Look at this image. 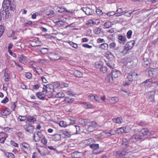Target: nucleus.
I'll return each mask as SVG.
<instances>
[{
	"label": "nucleus",
	"instance_id": "f257e3e1",
	"mask_svg": "<svg viewBox=\"0 0 158 158\" xmlns=\"http://www.w3.org/2000/svg\"><path fill=\"white\" fill-rule=\"evenodd\" d=\"M2 6L3 9H5L2 12V15L4 16L5 19H8L12 12H14L15 6L11 4L9 0H4Z\"/></svg>",
	"mask_w": 158,
	"mask_h": 158
},
{
	"label": "nucleus",
	"instance_id": "f03ea898",
	"mask_svg": "<svg viewBox=\"0 0 158 158\" xmlns=\"http://www.w3.org/2000/svg\"><path fill=\"white\" fill-rule=\"evenodd\" d=\"M115 155L117 158H132L133 157L131 152L126 149H123L117 151L115 153Z\"/></svg>",
	"mask_w": 158,
	"mask_h": 158
},
{
	"label": "nucleus",
	"instance_id": "7ed1b4c3",
	"mask_svg": "<svg viewBox=\"0 0 158 158\" xmlns=\"http://www.w3.org/2000/svg\"><path fill=\"white\" fill-rule=\"evenodd\" d=\"M43 92L44 94H51L54 91V86L52 84H47L44 85Z\"/></svg>",
	"mask_w": 158,
	"mask_h": 158
},
{
	"label": "nucleus",
	"instance_id": "20e7f679",
	"mask_svg": "<svg viewBox=\"0 0 158 158\" xmlns=\"http://www.w3.org/2000/svg\"><path fill=\"white\" fill-rule=\"evenodd\" d=\"M139 132L140 134L141 135V136L143 137V140H144L148 136L153 135L155 133L154 131H149L147 128H143L140 131H139Z\"/></svg>",
	"mask_w": 158,
	"mask_h": 158
},
{
	"label": "nucleus",
	"instance_id": "39448f33",
	"mask_svg": "<svg viewBox=\"0 0 158 158\" xmlns=\"http://www.w3.org/2000/svg\"><path fill=\"white\" fill-rule=\"evenodd\" d=\"M146 72L148 73L149 77L156 78L158 76V69H147Z\"/></svg>",
	"mask_w": 158,
	"mask_h": 158
},
{
	"label": "nucleus",
	"instance_id": "423d86ee",
	"mask_svg": "<svg viewBox=\"0 0 158 158\" xmlns=\"http://www.w3.org/2000/svg\"><path fill=\"white\" fill-rule=\"evenodd\" d=\"M135 42L134 40H131L128 42L125 45L123 51L127 53L129 51L131 50L133 48Z\"/></svg>",
	"mask_w": 158,
	"mask_h": 158
},
{
	"label": "nucleus",
	"instance_id": "0eeeda50",
	"mask_svg": "<svg viewBox=\"0 0 158 158\" xmlns=\"http://www.w3.org/2000/svg\"><path fill=\"white\" fill-rule=\"evenodd\" d=\"M143 137L139 133H136L134 135L131 136L129 139V140L133 142H136L139 140H143Z\"/></svg>",
	"mask_w": 158,
	"mask_h": 158
},
{
	"label": "nucleus",
	"instance_id": "6e6552de",
	"mask_svg": "<svg viewBox=\"0 0 158 158\" xmlns=\"http://www.w3.org/2000/svg\"><path fill=\"white\" fill-rule=\"evenodd\" d=\"M138 74L135 72H131L127 75V77L130 81H135L138 79Z\"/></svg>",
	"mask_w": 158,
	"mask_h": 158
},
{
	"label": "nucleus",
	"instance_id": "1a4fd4ad",
	"mask_svg": "<svg viewBox=\"0 0 158 158\" xmlns=\"http://www.w3.org/2000/svg\"><path fill=\"white\" fill-rule=\"evenodd\" d=\"M43 136L44 135L40 131L37 132L36 133L35 132L33 135V140L35 142L39 141Z\"/></svg>",
	"mask_w": 158,
	"mask_h": 158
},
{
	"label": "nucleus",
	"instance_id": "9d476101",
	"mask_svg": "<svg viewBox=\"0 0 158 158\" xmlns=\"http://www.w3.org/2000/svg\"><path fill=\"white\" fill-rule=\"evenodd\" d=\"M81 10L87 15H93L94 12L93 10L88 6L82 7L81 8Z\"/></svg>",
	"mask_w": 158,
	"mask_h": 158
},
{
	"label": "nucleus",
	"instance_id": "9b49d317",
	"mask_svg": "<svg viewBox=\"0 0 158 158\" xmlns=\"http://www.w3.org/2000/svg\"><path fill=\"white\" fill-rule=\"evenodd\" d=\"M151 60L150 59L144 58H143V65L144 67L151 68Z\"/></svg>",
	"mask_w": 158,
	"mask_h": 158
},
{
	"label": "nucleus",
	"instance_id": "f8f14e48",
	"mask_svg": "<svg viewBox=\"0 0 158 158\" xmlns=\"http://www.w3.org/2000/svg\"><path fill=\"white\" fill-rule=\"evenodd\" d=\"M118 42L121 44L124 45L126 42L127 40L125 35H118Z\"/></svg>",
	"mask_w": 158,
	"mask_h": 158
},
{
	"label": "nucleus",
	"instance_id": "ddd939ff",
	"mask_svg": "<svg viewBox=\"0 0 158 158\" xmlns=\"http://www.w3.org/2000/svg\"><path fill=\"white\" fill-rule=\"evenodd\" d=\"M20 146L24 152L25 153H27V152L30 149L29 145L24 142L21 143L20 144Z\"/></svg>",
	"mask_w": 158,
	"mask_h": 158
},
{
	"label": "nucleus",
	"instance_id": "4468645a",
	"mask_svg": "<svg viewBox=\"0 0 158 158\" xmlns=\"http://www.w3.org/2000/svg\"><path fill=\"white\" fill-rule=\"evenodd\" d=\"M49 57L51 60H58L59 59H63V57L59 56L58 54L55 53H51Z\"/></svg>",
	"mask_w": 158,
	"mask_h": 158
},
{
	"label": "nucleus",
	"instance_id": "2eb2a0df",
	"mask_svg": "<svg viewBox=\"0 0 158 158\" xmlns=\"http://www.w3.org/2000/svg\"><path fill=\"white\" fill-rule=\"evenodd\" d=\"M24 128L25 130L30 133H32L34 130L33 126L29 124L26 125L24 126Z\"/></svg>",
	"mask_w": 158,
	"mask_h": 158
},
{
	"label": "nucleus",
	"instance_id": "dca6fc26",
	"mask_svg": "<svg viewBox=\"0 0 158 158\" xmlns=\"http://www.w3.org/2000/svg\"><path fill=\"white\" fill-rule=\"evenodd\" d=\"M156 92L154 90H152L149 93V94L150 95L149 98V101L152 102H154V95Z\"/></svg>",
	"mask_w": 158,
	"mask_h": 158
},
{
	"label": "nucleus",
	"instance_id": "f3484780",
	"mask_svg": "<svg viewBox=\"0 0 158 158\" xmlns=\"http://www.w3.org/2000/svg\"><path fill=\"white\" fill-rule=\"evenodd\" d=\"M110 74L114 78L118 77L121 74L120 71L115 69L113 70Z\"/></svg>",
	"mask_w": 158,
	"mask_h": 158
},
{
	"label": "nucleus",
	"instance_id": "a211bd4d",
	"mask_svg": "<svg viewBox=\"0 0 158 158\" xmlns=\"http://www.w3.org/2000/svg\"><path fill=\"white\" fill-rule=\"evenodd\" d=\"M82 153L78 152H75L71 154V156L73 158H81Z\"/></svg>",
	"mask_w": 158,
	"mask_h": 158
},
{
	"label": "nucleus",
	"instance_id": "6ab92c4d",
	"mask_svg": "<svg viewBox=\"0 0 158 158\" xmlns=\"http://www.w3.org/2000/svg\"><path fill=\"white\" fill-rule=\"evenodd\" d=\"M27 121L30 123H34L36 121V119L35 118V116H31L28 115L27 116Z\"/></svg>",
	"mask_w": 158,
	"mask_h": 158
},
{
	"label": "nucleus",
	"instance_id": "aec40b11",
	"mask_svg": "<svg viewBox=\"0 0 158 158\" xmlns=\"http://www.w3.org/2000/svg\"><path fill=\"white\" fill-rule=\"evenodd\" d=\"M81 104L82 105L83 107L86 109L90 108L93 106L92 105L88 102H82Z\"/></svg>",
	"mask_w": 158,
	"mask_h": 158
},
{
	"label": "nucleus",
	"instance_id": "412c9836",
	"mask_svg": "<svg viewBox=\"0 0 158 158\" xmlns=\"http://www.w3.org/2000/svg\"><path fill=\"white\" fill-rule=\"evenodd\" d=\"M52 139L55 141L60 140L61 139V135L58 134H55L52 135Z\"/></svg>",
	"mask_w": 158,
	"mask_h": 158
},
{
	"label": "nucleus",
	"instance_id": "4be33fe9",
	"mask_svg": "<svg viewBox=\"0 0 158 158\" xmlns=\"http://www.w3.org/2000/svg\"><path fill=\"white\" fill-rule=\"evenodd\" d=\"M3 151L5 154V156L8 158H15V156L12 153L9 152L2 150Z\"/></svg>",
	"mask_w": 158,
	"mask_h": 158
},
{
	"label": "nucleus",
	"instance_id": "5701e85b",
	"mask_svg": "<svg viewBox=\"0 0 158 158\" xmlns=\"http://www.w3.org/2000/svg\"><path fill=\"white\" fill-rule=\"evenodd\" d=\"M109 47L111 49L118 50L119 48L118 47L116 48V44L114 42L110 43L109 45Z\"/></svg>",
	"mask_w": 158,
	"mask_h": 158
},
{
	"label": "nucleus",
	"instance_id": "b1692460",
	"mask_svg": "<svg viewBox=\"0 0 158 158\" xmlns=\"http://www.w3.org/2000/svg\"><path fill=\"white\" fill-rule=\"evenodd\" d=\"M155 82H152V78H150L149 79L146 80L144 82L142 83V84H144L148 86L151 85L152 84L154 83Z\"/></svg>",
	"mask_w": 158,
	"mask_h": 158
},
{
	"label": "nucleus",
	"instance_id": "393cba45",
	"mask_svg": "<svg viewBox=\"0 0 158 158\" xmlns=\"http://www.w3.org/2000/svg\"><path fill=\"white\" fill-rule=\"evenodd\" d=\"M35 95L38 98L42 100H44L46 99L41 92H37L36 93Z\"/></svg>",
	"mask_w": 158,
	"mask_h": 158
},
{
	"label": "nucleus",
	"instance_id": "a878e982",
	"mask_svg": "<svg viewBox=\"0 0 158 158\" xmlns=\"http://www.w3.org/2000/svg\"><path fill=\"white\" fill-rule=\"evenodd\" d=\"M61 133L64 135L65 138H69L71 136L70 133L65 130L61 131Z\"/></svg>",
	"mask_w": 158,
	"mask_h": 158
},
{
	"label": "nucleus",
	"instance_id": "bb28decb",
	"mask_svg": "<svg viewBox=\"0 0 158 158\" xmlns=\"http://www.w3.org/2000/svg\"><path fill=\"white\" fill-rule=\"evenodd\" d=\"M109 47L108 44L107 43H103L100 44L99 46V48H101L104 50H107Z\"/></svg>",
	"mask_w": 158,
	"mask_h": 158
},
{
	"label": "nucleus",
	"instance_id": "cd10ccee",
	"mask_svg": "<svg viewBox=\"0 0 158 158\" xmlns=\"http://www.w3.org/2000/svg\"><path fill=\"white\" fill-rule=\"evenodd\" d=\"M74 75L78 77H81L83 76V73L79 71L76 70L74 72Z\"/></svg>",
	"mask_w": 158,
	"mask_h": 158
},
{
	"label": "nucleus",
	"instance_id": "c85d7f7f",
	"mask_svg": "<svg viewBox=\"0 0 158 158\" xmlns=\"http://www.w3.org/2000/svg\"><path fill=\"white\" fill-rule=\"evenodd\" d=\"M116 12V16L117 17H118L122 15H123L124 12V11H123V10L121 8H119L117 10Z\"/></svg>",
	"mask_w": 158,
	"mask_h": 158
},
{
	"label": "nucleus",
	"instance_id": "c756f323",
	"mask_svg": "<svg viewBox=\"0 0 158 158\" xmlns=\"http://www.w3.org/2000/svg\"><path fill=\"white\" fill-rule=\"evenodd\" d=\"M10 113L9 109L7 108L5 110H3L1 112V114L2 115L4 116H7L9 115Z\"/></svg>",
	"mask_w": 158,
	"mask_h": 158
},
{
	"label": "nucleus",
	"instance_id": "7c9ffc66",
	"mask_svg": "<svg viewBox=\"0 0 158 158\" xmlns=\"http://www.w3.org/2000/svg\"><path fill=\"white\" fill-rule=\"evenodd\" d=\"M74 100V99L73 98H69L68 97H66L65 98L64 100V101L66 103H72L73 102Z\"/></svg>",
	"mask_w": 158,
	"mask_h": 158
},
{
	"label": "nucleus",
	"instance_id": "2f4dec72",
	"mask_svg": "<svg viewBox=\"0 0 158 158\" xmlns=\"http://www.w3.org/2000/svg\"><path fill=\"white\" fill-rule=\"evenodd\" d=\"M114 77H113L111 74H109L106 77V80L107 81L112 83L113 81V78Z\"/></svg>",
	"mask_w": 158,
	"mask_h": 158
},
{
	"label": "nucleus",
	"instance_id": "473e14b6",
	"mask_svg": "<svg viewBox=\"0 0 158 158\" xmlns=\"http://www.w3.org/2000/svg\"><path fill=\"white\" fill-rule=\"evenodd\" d=\"M99 145L98 144H92L89 145V147L92 149H93L94 150H95L99 148Z\"/></svg>",
	"mask_w": 158,
	"mask_h": 158
},
{
	"label": "nucleus",
	"instance_id": "72a5a7b5",
	"mask_svg": "<svg viewBox=\"0 0 158 158\" xmlns=\"http://www.w3.org/2000/svg\"><path fill=\"white\" fill-rule=\"evenodd\" d=\"M15 34V31L10 30L7 32V35L8 37H10L13 36Z\"/></svg>",
	"mask_w": 158,
	"mask_h": 158
},
{
	"label": "nucleus",
	"instance_id": "f704fd0d",
	"mask_svg": "<svg viewBox=\"0 0 158 158\" xmlns=\"http://www.w3.org/2000/svg\"><path fill=\"white\" fill-rule=\"evenodd\" d=\"M96 12L97 14L99 16L103 15L105 16V13H103L102 11L99 9H97L96 10Z\"/></svg>",
	"mask_w": 158,
	"mask_h": 158
},
{
	"label": "nucleus",
	"instance_id": "c9c22d12",
	"mask_svg": "<svg viewBox=\"0 0 158 158\" xmlns=\"http://www.w3.org/2000/svg\"><path fill=\"white\" fill-rule=\"evenodd\" d=\"M102 30V29L101 28H96L94 30V32L95 34L98 35L101 33Z\"/></svg>",
	"mask_w": 158,
	"mask_h": 158
},
{
	"label": "nucleus",
	"instance_id": "e433bc0d",
	"mask_svg": "<svg viewBox=\"0 0 158 158\" xmlns=\"http://www.w3.org/2000/svg\"><path fill=\"white\" fill-rule=\"evenodd\" d=\"M113 120L114 123L119 124L122 123V119L121 118H114Z\"/></svg>",
	"mask_w": 158,
	"mask_h": 158
},
{
	"label": "nucleus",
	"instance_id": "4c0bfd02",
	"mask_svg": "<svg viewBox=\"0 0 158 158\" xmlns=\"http://www.w3.org/2000/svg\"><path fill=\"white\" fill-rule=\"evenodd\" d=\"M117 133L119 134H122L124 133H125V131L123 128L121 127L118 128L116 130Z\"/></svg>",
	"mask_w": 158,
	"mask_h": 158
},
{
	"label": "nucleus",
	"instance_id": "58836bf2",
	"mask_svg": "<svg viewBox=\"0 0 158 158\" xmlns=\"http://www.w3.org/2000/svg\"><path fill=\"white\" fill-rule=\"evenodd\" d=\"M105 63L107 66H108L110 69H113L114 67V64L112 63L111 61H109L107 62L106 61H105Z\"/></svg>",
	"mask_w": 158,
	"mask_h": 158
},
{
	"label": "nucleus",
	"instance_id": "ea45409f",
	"mask_svg": "<svg viewBox=\"0 0 158 158\" xmlns=\"http://www.w3.org/2000/svg\"><path fill=\"white\" fill-rule=\"evenodd\" d=\"M105 56L109 59H110V58H112L114 57V55L110 52H108L107 53H106Z\"/></svg>",
	"mask_w": 158,
	"mask_h": 158
},
{
	"label": "nucleus",
	"instance_id": "a19ab883",
	"mask_svg": "<svg viewBox=\"0 0 158 158\" xmlns=\"http://www.w3.org/2000/svg\"><path fill=\"white\" fill-rule=\"evenodd\" d=\"M102 64L101 62H98L95 63V67L97 69H100L102 67Z\"/></svg>",
	"mask_w": 158,
	"mask_h": 158
},
{
	"label": "nucleus",
	"instance_id": "79ce46f5",
	"mask_svg": "<svg viewBox=\"0 0 158 158\" xmlns=\"http://www.w3.org/2000/svg\"><path fill=\"white\" fill-rule=\"evenodd\" d=\"M94 140L93 139L89 138L85 140V143L87 144H89L91 143L94 142Z\"/></svg>",
	"mask_w": 158,
	"mask_h": 158
},
{
	"label": "nucleus",
	"instance_id": "37998d69",
	"mask_svg": "<svg viewBox=\"0 0 158 158\" xmlns=\"http://www.w3.org/2000/svg\"><path fill=\"white\" fill-rule=\"evenodd\" d=\"M69 44L72 47L75 48L77 49L78 48V46L77 44L75 43H74L72 41H69Z\"/></svg>",
	"mask_w": 158,
	"mask_h": 158
},
{
	"label": "nucleus",
	"instance_id": "c03bdc74",
	"mask_svg": "<svg viewBox=\"0 0 158 158\" xmlns=\"http://www.w3.org/2000/svg\"><path fill=\"white\" fill-rule=\"evenodd\" d=\"M64 96V94L62 92H59L56 95V97L57 98H62Z\"/></svg>",
	"mask_w": 158,
	"mask_h": 158
},
{
	"label": "nucleus",
	"instance_id": "a18cd8bd",
	"mask_svg": "<svg viewBox=\"0 0 158 158\" xmlns=\"http://www.w3.org/2000/svg\"><path fill=\"white\" fill-rule=\"evenodd\" d=\"M59 124L60 126L62 127H67L66 123L63 121H60Z\"/></svg>",
	"mask_w": 158,
	"mask_h": 158
},
{
	"label": "nucleus",
	"instance_id": "49530a36",
	"mask_svg": "<svg viewBox=\"0 0 158 158\" xmlns=\"http://www.w3.org/2000/svg\"><path fill=\"white\" fill-rule=\"evenodd\" d=\"M25 76L26 78L28 79H30L31 78L32 74L30 72H27L25 73Z\"/></svg>",
	"mask_w": 158,
	"mask_h": 158
},
{
	"label": "nucleus",
	"instance_id": "de8ad7c7",
	"mask_svg": "<svg viewBox=\"0 0 158 158\" xmlns=\"http://www.w3.org/2000/svg\"><path fill=\"white\" fill-rule=\"evenodd\" d=\"M25 57L23 55H20L19 57V61L21 63H23L25 61Z\"/></svg>",
	"mask_w": 158,
	"mask_h": 158
},
{
	"label": "nucleus",
	"instance_id": "09e8293b",
	"mask_svg": "<svg viewBox=\"0 0 158 158\" xmlns=\"http://www.w3.org/2000/svg\"><path fill=\"white\" fill-rule=\"evenodd\" d=\"M4 31V27L2 25H0V37L3 34Z\"/></svg>",
	"mask_w": 158,
	"mask_h": 158
},
{
	"label": "nucleus",
	"instance_id": "8fccbe9b",
	"mask_svg": "<svg viewBox=\"0 0 158 158\" xmlns=\"http://www.w3.org/2000/svg\"><path fill=\"white\" fill-rule=\"evenodd\" d=\"M116 14V12L114 11H110L106 14L105 13V15H107V16L110 17Z\"/></svg>",
	"mask_w": 158,
	"mask_h": 158
},
{
	"label": "nucleus",
	"instance_id": "3c124183",
	"mask_svg": "<svg viewBox=\"0 0 158 158\" xmlns=\"http://www.w3.org/2000/svg\"><path fill=\"white\" fill-rule=\"evenodd\" d=\"M18 119H19L20 121L21 122L24 121L26 119H27V116L26 117V116L20 115Z\"/></svg>",
	"mask_w": 158,
	"mask_h": 158
},
{
	"label": "nucleus",
	"instance_id": "603ef678",
	"mask_svg": "<svg viewBox=\"0 0 158 158\" xmlns=\"http://www.w3.org/2000/svg\"><path fill=\"white\" fill-rule=\"evenodd\" d=\"M118 98L116 97H112L110 100L111 102L113 103H115L118 101Z\"/></svg>",
	"mask_w": 158,
	"mask_h": 158
},
{
	"label": "nucleus",
	"instance_id": "864d4df0",
	"mask_svg": "<svg viewBox=\"0 0 158 158\" xmlns=\"http://www.w3.org/2000/svg\"><path fill=\"white\" fill-rule=\"evenodd\" d=\"M41 141L44 145H45L47 143V140L44 136L42 138Z\"/></svg>",
	"mask_w": 158,
	"mask_h": 158
},
{
	"label": "nucleus",
	"instance_id": "5fc2aeb1",
	"mask_svg": "<svg viewBox=\"0 0 158 158\" xmlns=\"http://www.w3.org/2000/svg\"><path fill=\"white\" fill-rule=\"evenodd\" d=\"M100 71H102L103 73H106L107 71V67L106 66L103 67L102 66V67L100 69Z\"/></svg>",
	"mask_w": 158,
	"mask_h": 158
},
{
	"label": "nucleus",
	"instance_id": "6e6d98bb",
	"mask_svg": "<svg viewBox=\"0 0 158 158\" xmlns=\"http://www.w3.org/2000/svg\"><path fill=\"white\" fill-rule=\"evenodd\" d=\"M129 142L126 139H123L122 145L127 146L128 145Z\"/></svg>",
	"mask_w": 158,
	"mask_h": 158
},
{
	"label": "nucleus",
	"instance_id": "4d7b16f0",
	"mask_svg": "<svg viewBox=\"0 0 158 158\" xmlns=\"http://www.w3.org/2000/svg\"><path fill=\"white\" fill-rule=\"evenodd\" d=\"M134 11H133L131 12H128L124 11V12L123 13V14L124 15H125L127 16V17H130L131 15L133 14V12Z\"/></svg>",
	"mask_w": 158,
	"mask_h": 158
},
{
	"label": "nucleus",
	"instance_id": "13d9d810",
	"mask_svg": "<svg viewBox=\"0 0 158 158\" xmlns=\"http://www.w3.org/2000/svg\"><path fill=\"white\" fill-rule=\"evenodd\" d=\"M104 26L106 28H109L111 27L110 23L109 22H106Z\"/></svg>",
	"mask_w": 158,
	"mask_h": 158
},
{
	"label": "nucleus",
	"instance_id": "bf43d9fd",
	"mask_svg": "<svg viewBox=\"0 0 158 158\" xmlns=\"http://www.w3.org/2000/svg\"><path fill=\"white\" fill-rule=\"evenodd\" d=\"M52 85L54 86V89L57 88L58 87L60 86V84L58 82H56L53 83Z\"/></svg>",
	"mask_w": 158,
	"mask_h": 158
},
{
	"label": "nucleus",
	"instance_id": "052dcab7",
	"mask_svg": "<svg viewBox=\"0 0 158 158\" xmlns=\"http://www.w3.org/2000/svg\"><path fill=\"white\" fill-rule=\"evenodd\" d=\"M138 124L142 127H143L147 125V123L145 121H141L138 123Z\"/></svg>",
	"mask_w": 158,
	"mask_h": 158
},
{
	"label": "nucleus",
	"instance_id": "680f3d73",
	"mask_svg": "<svg viewBox=\"0 0 158 158\" xmlns=\"http://www.w3.org/2000/svg\"><path fill=\"white\" fill-rule=\"evenodd\" d=\"M68 86V85L66 83H63L60 84V87L61 88H63L64 87H67Z\"/></svg>",
	"mask_w": 158,
	"mask_h": 158
},
{
	"label": "nucleus",
	"instance_id": "e2e57ef3",
	"mask_svg": "<svg viewBox=\"0 0 158 158\" xmlns=\"http://www.w3.org/2000/svg\"><path fill=\"white\" fill-rule=\"evenodd\" d=\"M132 31L131 30H129L127 33V37L128 39L131 38L132 34Z\"/></svg>",
	"mask_w": 158,
	"mask_h": 158
},
{
	"label": "nucleus",
	"instance_id": "0e129e2a",
	"mask_svg": "<svg viewBox=\"0 0 158 158\" xmlns=\"http://www.w3.org/2000/svg\"><path fill=\"white\" fill-rule=\"evenodd\" d=\"M97 42L98 43H103L105 42V41L103 39L99 38L97 40Z\"/></svg>",
	"mask_w": 158,
	"mask_h": 158
},
{
	"label": "nucleus",
	"instance_id": "69168bd1",
	"mask_svg": "<svg viewBox=\"0 0 158 158\" xmlns=\"http://www.w3.org/2000/svg\"><path fill=\"white\" fill-rule=\"evenodd\" d=\"M95 128H94L93 127L89 125L87 129L88 131L89 132H91L93 131Z\"/></svg>",
	"mask_w": 158,
	"mask_h": 158
},
{
	"label": "nucleus",
	"instance_id": "338daca9",
	"mask_svg": "<svg viewBox=\"0 0 158 158\" xmlns=\"http://www.w3.org/2000/svg\"><path fill=\"white\" fill-rule=\"evenodd\" d=\"M131 81H130L129 80H128V81H125L124 82V86H127L131 85Z\"/></svg>",
	"mask_w": 158,
	"mask_h": 158
},
{
	"label": "nucleus",
	"instance_id": "774afa93",
	"mask_svg": "<svg viewBox=\"0 0 158 158\" xmlns=\"http://www.w3.org/2000/svg\"><path fill=\"white\" fill-rule=\"evenodd\" d=\"M4 77H5V80L6 81H9V77L8 73L6 72L5 73Z\"/></svg>",
	"mask_w": 158,
	"mask_h": 158
}]
</instances>
